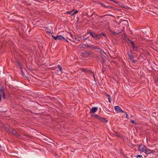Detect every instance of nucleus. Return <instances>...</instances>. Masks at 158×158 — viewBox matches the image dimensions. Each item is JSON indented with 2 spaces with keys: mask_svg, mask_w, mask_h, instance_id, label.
Listing matches in <instances>:
<instances>
[{
  "mask_svg": "<svg viewBox=\"0 0 158 158\" xmlns=\"http://www.w3.org/2000/svg\"><path fill=\"white\" fill-rule=\"evenodd\" d=\"M52 37L55 40L58 39L60 40H66L67 41H68L67 40H66L63 36L61 35H58L56 36H54L52 35Z\"/></svg>",
  "mask_w": 158,
  "mask_h": 158,
  "instance_id": "obj_1",
  "label": "nucleus"
},
{
  "mask_svg": "<svg viewBox=\"0 0 158 158\" xmlns=\"http://www.w3.org/2000/svg\"><path fill=\"white\" fill-rule=\"evenodd\" d=\"M92 34V36L95 40H98L101 38L100 35L99 34H96L94 32H93Z\"/></svg>",
  "mask_w": 158,
  "mask_h": 158,
  "instance_id": "obj_2",
  "label": "nucleus"
},
{
  "mask_svg": "<svg viewBox=\"0 0 158 158\" xmlns=\"http://www.w3.org/2000/svg\"><path fill=\"white\" fill-rule=\"evenodd\" d=\"M8 130L10 133H11L13 135H15L16 136L19 135V134L17 133L15 129H11L10 128V129L9 128H8Z\"/></svg>",
  "mask_w": 158,
  "mask_h": 158,
  "instance_id": "obj_3",
  "label": "nucleus"
},
{
  "mask_svg": "<svg viewBox=\"0 0 158 158\" xmlns=\"http://www.w3.org/2000/svg\"><path fill=\"white\" fill-rule=\"evenodd\" d=\"M114 109L116 111L119 113H124V112L121 109L119 106H115Z\"/></svg>",
  "mask_w": 158,
  "mask_h": 158,
  "instance_id": "obj_4",
  "label": "nucleus"
},
{
  "mask_svg": "<svg viewBox=\"0 0 158 158\" xmlns=\"http://www.w3.org/2000/svg\"><path fill=\"white\" fill-rule=\"evenodd\" d=\"M146 147L144 145H139V151L140 152H144L146 149Z\"/></svg>",
  "mask_w": 158,
  "mask_h": 158,
  "instance_id": "obj_5",
  "label": "nucleus"
},
{
  "mask_svg": "<svg viewBox=\"0 0 158 158\" xmlns=\"http://www.w3.org/2000/svg\"><path fill=\"white\" fill-rule=\"evenodd\" d=\"M89 48L91 50H97L100 49V47L98 46H95L91 44H89Z\"/></svg>",
  "mask_w": 158,
  "mask_h": 158,
  "instance_id": "obj_6",
  "label": "nucleus"
},
{
  "mask_svg": "<svg viewBox=\"0 0 158 158\" xmlns=\"http://www.w3.org/2000/svg\"><path fill=\"white\" fill-rule=\"evenodd\" d=\"M82 56L84 57H85L91 55L92 54V53L90 52H85L83 53H82Z\"/></svg>",
  "mask_w": 158,
  "mask_h": 158,
  "instance_id": "obj_7",
  "label": "nucleus"
},
{
  "mask_svg": "<svg viewBox=\"0 0 158 158\" xmlns=\"http://www.w3.org/2000/svg\"><path fill=\"white\" fill-rule=\"evenodd\" d=\"M98 3L101 5L102 6H103L104 7L108 9H111L113 8V7L111 6H106L104 4L101 2H98Z\"/></svg>",
  "mask_w": 158,
  "mask_h": 158,
  "instance_id": "obj_8",
  "label": "nucleus"
},
{
  "mask_svg": "<svg viewBox=\"0 0 158 158\" xmlns=\"http://www.w3.org/2000/svg\"><path fill=\"white\" fill-rule=\"evenodd\" d=\"M153 152L154 151L153 150H150L147 147L146 148V149L144 152L146 154H150L153 153Z\"/></svg>",
  "mask_w": 158,
  "mask_h": 158,
  "instance_id": "obj_9",
  "label": "nucleus"
},
{
  "mask_svg": "<svg viewBox=\"0 0 158 158\" xmlns=\"http://www.w3.org/2000/svg\"><path fill=\"white\" fill-rule=\"evenodd\" d=\"M89 45L88 44H81L79 45L80 47L82 48H89Z\"/></svg>",
  "mask_w": 158,
  "mask_h": 158,
  "instance_id": "obj_10",
  "label": "nucleus"
},
{
  "mask_svg": "<svg viewBox=\"0 0 158 158\" xmlns=\"http://www.w3.org/2000/svg\"><path fill=\"white\" fill-rule=\"evenodd\" d=\"M98 110V108L97 107H93L91 110H90V113H94L96 112Z\"/></svg>",
  "mask_w": 158,
  "mask_h": 158,
  "instance_id": "obj_11",
  "label": "nucleus"
},
{
  "mask_svg": "<svg viewBox=\"0 0 158 158\" xmlns=\"http://www.w3.org/2000/svg\"><path fill=\"white\" fill-rule=\"evenodd\" d=\"M128 56L130 60L133 59V57L132 56L131 51H130V52H128Z\"/></svg>",
  "mask_w": 158,
  "mask_h": 158,
  "instance_id": "obj_12",
  "label": "nucleus"
},
{
  "mask_svg": "<svg viewBox=\"0 0 158 158\" xmlns=\"http://www.w3.org/2000/svg\"><path fill=\"white\" fill-rule=\"evenodd\" d=\"M99 120L103 122H104L106 123H107V120H106L105 118L100 117Z\"/></svg>",
  "mask_w": 158,
  "mask_h": 158,
  "instance_id": "obj_13",
  "label": "nucleus"
},
{
  "mask_svg": "<svg viewBox=\"0 0 158 158\" xmlns=\"http://www.w3.org/2000/svg\"><path fill=\"white\" fill-rule=\"evenodd\" d=\"M45 28V30L47 33L48 34L51 33V30L48 28L47 27H44Z\"/></svg>",
  "mask_w": 158,
  "mask_h": 158,
  "instance_id": "obj_14",
  "label": "nucleus"
},
{
  "mask_svg": "<svg viewBox=\"0 0 158 158\" xmlns=\"http://www.w3.org/2000/svg\"><path fill=\"white\" fill-rule=\"evenodd\" d=\"M57 67L59 68V69L60 72V73L61 74L62 73V69L61 67V66L60 64H58L57 66Z\"/></svg>",
  "mask_w": 158,
  "mask_h": 158,
  "instance_id": "obj_15",
  "label": "nucleus"
},
{
  "mask_svg": "<svg viewBox=\"0 0 158 158\" xmlns=\"http://www.w3.org/2000/svg\"><path fill=\"white\" fill-rule=\"evenodd\" d=\"M81 70L82 72H87L90 71L89 70H88L86 69H84V68L81 69Z\"/></svg>",
  "mask_w": 158,
  "mask_h": 158,
  "instance_id": "obj_16",
  "label": "nucleus"
},
{
  "mask_svg": "<svg viewBox=\"0 0 158 158\" xmlns=\"http://www.w3.org/2000/svg\"><path fill=\"white\" fill-rule=\"evenodd\" d=\"M98 50H100V53H101V54L102 55H104V54H106L105 53V52H104V51H103V50L102 49H101L100 48V49H98Z\"/></svg>",
  "mask_w": 158,
  "mask_h": 158,
  "instance_id": "obj_17",
  "label": "nucleus"
},
{
  "mask_svg": "<svg viewBox=\"0 0 158 158\" xmlns=\"http://www.w3.org/2000/svg\"><path fill=\"white\" fill-rule=\"evenodd\" d=\"M92 117H93L95 118H97L98 119H99V118H100V117L98 116L97 114H94V115H92Z\"/></svg>",
  "mask_w": 158,
  "mask_h": 158,
  "instance_id": "obj_18",
  "label": "nucleus"
},
{
  "mask_svg": "<svg viewBox=\"0 0 158 158\" xmlns=\"http://www.w3.org/2000/svg\"><path fill=\"white\" fill-rule=\"evenodd\" d=\"M74 11V9L72 10L71 11H67L66 13L68 14H70L71 16L73 15H72V14L73 13V12Z\"/></svg>",
  "mask_w": 158,
  "mask_h": 158,
  "instance_id": "obj_19",
  "label": "nucleus"
},
{
  "mask_svg": "<svg viewBox=\"0 0 158 158\" xmlns=\"http://www.w3.org/2000/svg\"><path fill=\"white\" fill-rule=\"evenodd\" d=\"M110 32L112 34H113L114 35H116L118 34L119 33H120L121 32V31L119 32H114L113 31H110Z\"/></svg>",
  "mask_w": 158,
  "mask_h": 158,
  "instance_id": "obj_20",
  "label": "nucleus"
},
{
  "mask_svg": "<svg viewBox=\"0 0 158 158\" xmlns=\"http://www.w3.org/2000/svg\"><path fill=\"white\" fill-rule=\"evenodd\" d=\"M133 50L135 51H136L138 50V47L136 46H135V45L133 46Z\"/></svg>",
  "mask_w": 158,
  "mask_h": 158,
  "instance_id": "obj_21",
  "label": "nucleus"
},
{
  "mask_svg": "<svg viewBox=\"0 0 158 158\" xmlns=\"http://www.w3.org/2000/svg\"><path fill=\"white\" fill-rule=\"evenodd\" d=\"M81 36L76 37V38H75L74 39L76 41H79L80 40H81Z\"/></svg>",
  "mask_w": 158,
  "mask_h": 158,
  "instance_id": "obj_22",
  "label": "nucleus"
},
{
  "mask_svg": "<svg viewBox=\"0 0 158 158\" xmlns=\"http://www.w3.org/2000/svg\"><path fill=\"white\" fill-rule=\"evenodd\" d=\"M23 135H25V136H27L31 139H32L33 137L32 136H31L30 135H26V134H23Z\"/></svg>",
  "mask_w": 158,
  "mask_h": 158,
  "instance_id": "obj_23",
  "label": "nucleus"
},
{
  "mask_svg": "<svg viewBox=\"0 0 158 158\" xmlns=\"http://www.w3.org/2000/svg\"><path fill=\"white\" fill-rule=\"evenodd\" d=\"M87 37H85V35H84L83 37H81V40H85V39H87Z\"/></svg>",
  "mask_w": 158,
  "mask_h": 158,
  "instance_id": "obj_24",
  "label": "nucleus"
},
{
  "mask_svg": "<svg viewBox=\"0 0 158 158\" xmlns=\"http://www.w3.org/2000/svg\"><path fill=\"white\" fill-rule=\"evenodd\" d=\"M1 94H2L3 98H6V96H5V94L4 93V91L3 90V93H1Z\"/></svg>",
  "mask_w": 158,
  "mask_h": 158,
  "instance_id": "obj_25",
  "label": "nucleus"
},
{
  "mask_svg": "<svg viewBox=\"0 0 158 158\" xmlns=\"http://www.w3.org/2000/svg\"><path fill=\"white\" fill-rule=\"evenodd\" d=\"M3 90L2 89H0V101L1 100V93H3Z\"/></svg>",
  "mask_w": 158,
  "mask_h": 158,
  "instance_id": "obj_26",
  "label": "nucleus"
},
{
  "mask_svg": "<svg viewBox=\"0 0 158 158\" xmlns=\"http://www.w3.org/2000/svg\"><path fill=\"white\" fill-rule=\"evenodd\" d=\"M99 34L100 35L101 38L102 37V35H103L104 36H106V35L104 33H102L101 34Z\"/></svg>",
  "mask_w": 158,
  "mask_h": 158,
  "instance_id": "obj_27",
  "label": "nucleus"
},
{
  "mask_svg": "<svg viewBox=\"0 0 158 158\" xmlns=\"http://www.w3.org/2000/svg\"><path fill=\"white\" fill-rule=\"evenodd\" d=\"M129 41L131 42V44H132V46L133 47V45H135L134 44V42L133 41H132L131 40H129Z\"/></svg>",
  "mask_w": 158,
  "mask_h": 158,
  "instance_id": "obj_28",
  "label": "nucleus"
},
{
  "mask_svg": "<svg viewBox=\"0 0 158 158\" xmlns=\"http://www.w3.org/2000/svg\"><path fill=\"white\" fill-rule=\"evenodd\" d=\"M114 134L117 136H118V137L119 136V134L118 133H117L116 132H114Z\"/></svg>",
  "mask_w": 158,
  "mask_h": 158,
  "instance_id": "obj_29",
  "label": "nucleus"
},
{
  "mask_svg": "<svg viewBox=\"0 0 158 158\" xmlns=\"http://www.w3.org/2000/svg\"><path fill=\"white\" fill-rule=\"evenodd\" d=\"M107 96L108 97V99H109V101L110 102V95H108V94H107Z\"/></svg>",
  "mask_w": 158,
  "mask_h": 158,
  "instance_id": "obj_30",
  "label": "nucleus"
},
{
  "mask_svg": "<svg viewBox=\"0 0 158 158\" xmlns=\"http://www.w3.org/2000/svg\"><path fill=\"white\" fill-rule=\"evenodd\" d=\"M71 36V37L73 38V39H74L76 37V36L74 35H72L71 34H70Z\"/></svg>",
  "mask_w": 158,
  "mask_h": 158,
  "instance_id": "obj_31",
  "label": "nucleus"
},
{
  "mask_svg": "<svg viewBox=\"0 0 158 158\" xmlns=\"http://www.w3.org/2000/svg\"><path fill=\"white\" fill-rule=\"evenodd\" d=\"M78 11V10H76L75 11L73 12V13L72 14V15H74L75 14H76Z\"/></svg>",
  "mask_w": 158,
  "mask_h": 158,
  "instance_id": "obj_32",
  "label": "nucleus"
},
{
  "mask_svg": "<svg viewBox=\"0 0 158 158\" xmlns=\"http://www.w3.org/2000/svg\"><path fill=\"white\" fill-rule=\"evenodd\" d=\"M93 32L91 31H88L87 32V34H90L91 35L92 34L91 33H92Z\"/></svg>",
  "mask_w": 158,
  "mask_h": 158,
  "instance_id": "obj_33",
  "label": "nucleus"
},
{
  "mask_svg": "<svg viewBox=\"0 0 158 158\" xmlns=\"http://www.w3.org/2000/svg\"><path fill=\"white\" fill-rule=\"evenodd\" d=\"M142 155H137V156H136V157L137 158H140V157H142Z\"/></svg>",
  "mask_w": 158,
  "mask_h": 158,
  "instance_id": "obj_34",
  "label": "nucleus"
},
{
  "mask_svg": "<svg viewBox=\"0 0 158 158\" xmlns=\"http://www.w3.org/2000/svg\"><path fill=\"white\" fill-rule=\"evenodd\" d=\"M17 136H18L19 138V139H23V137L22 136H21L20 135H19Z\"/></svg>",
  "mask_w": 158,
  "mask_h": 158,
  "instance_id": "obj_35",
  "label": "nucleus"
},
{
  "mask_svg": "<svg viewBox=\"0 0 158 158\" xmlns=\"http://www.w3.org/2000/svg\"><path fill=\"white\" fill-rule=\"evenodd\" d=\"M124 113H125V114H126V118H128V114L126 112H124Z\"/></svg>",
  "mask_w": 158,
  "mask_h": 158,
  "instance_id": "obj_36",
  "label": "nucleus"
},
{
  "mask_svg": "<svg viewBox=\"0 0 158 158\" xmlns=\"http://www.w3.org/2000/svg\"><path fill=\"white\" fill-rule=\"evenodd\" d=\"M131 122L133 124H134L135 123V121H134L133 120H131Z\"/></svg>",
  "mask_w": 158,
  "mask_h": 158,
  "instance_id": "obj_37",
  "label": "nucleus"
},
{
  "mask_svg": "<svg viewBox=\"0 0 158 158\" xmlns=\"http://www.w3.org/2000/svg\"><path fill=\"white\" fill-rule=\"evenodd\" d=\"M137 61L136 60H133L132 59V62L133 63H135Z\"/></svg>",
  "mask_w": 158,
  "mask_h": 158,
  "instance_id": "obj_38",
  "label": "nucleus"
},
{
  "mask_svg": "<svg viewBox=\"0 0 158 158\" xmlns=\"http://www.w3.org/2000/svg\"><path fill=\"white\" fill-rule=\"evenodd\" d=\"M91 72L93 73V76L94 77V79H95V76H94V72H92V71H91Z\"/></svg>",
  "mask_w": 158,
  "mask_h": 158,
  "instance_id": "obj_39",
  "label": "nucleus"
},
{
  "mask_svg": "<svg viewBox=\"0 0 158 158\" xmlns=\"http://www.w3.org/2000/svg\"><path fill=\"white\" fill-rule=\"evenodd\" d=\"M157 82H158V77L157 78Z\"/></svg>",
  "mask_w": 158,
  "mask_h": 158,
  "instance_id": "obj_40",
  "label": "nucleus"
},
{
  "mask_svg": "<svg viewBox=\"0 0 158 158\" xmlns=\"http://www.w3.org/2000/svg\"><path fill=\"white\" fill-rule=\"evenodd\" d=\"M26 138H24V139H23L24 140H26Z\"/></svg>",
  "mask_w": 158,
  "mask_h": 158,
  "instance_id": "obj_41",
  "label": "nucleus"
}]
</instances>
